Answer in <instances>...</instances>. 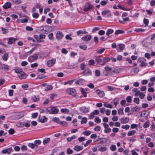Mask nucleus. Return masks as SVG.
<instances>
[{
	"mask_svg": "<svg viewBox=\"0 0 155 155\" xmlns=\"http://www.w3.org/2000/svg\"><path fill=\"white\" fill-rule=\"evenodd\" d=\"M66 92L69 94L74 96L76 94L75 90L73 88L68 89L66 90Z\"/></svg>",
	"mask_w": 155,
	"mask_h": 155,
	"instance_id": "7ed1b4c3",
	"label": "nucleus"
},
{
	"mask_svg": "<svg viewBox=\"0 0 155 155\" xmlns=\"http://www.w3.org/2000/svg\"><path fill=\"white\" fill-rule=\"evenodd\" d=\"M12 2L15 4H19L21 3V0H12Z\"/></svg>",
	"mask_w": 155,
	"mask_h": 155,
	"instance_id": "5fc2aeb1",
	"label": "nucleus"
},
{
	"mask_svg": "<svg viewBox=\"0 0 155 155\" xmlns=\"http://www.w3.org/2000/svg\"><path fill=\"white\" fill-rule=\"evenodd\" d=\"M124 32V31L123 30H116L115 31V34L116 35H117L119 34H122Z\"/></svg>",
	"mask_w": 155,
	"mask_h": 155,
	"instance_id": "c03bdc74",
	"label": "nucleus"
},
{
	"mask_svg": "<svg viewBox=\"0 0 155 155\" xmlns=\"http://www.w3.org/2000/svg\"><path fill=\"white\" fill-rule=\"evenodd\" d=\"M18 76L19 78L21 79H24L27 77V75L24 72L22 71L20 73L18 74Z\"/></svg>",
	"mask_w": 155,
	"mask_h": 155,
	"instance_id": "9b49d317",
	"label": "nucleus"
},
{
	"mask_svg": "<svg viewBox=\"0 0 155 155\" xmlns=\"http://www.w3.org/2000/svg\"><path fill=\"white\" fill-rule=\"evenodd\" d=\"M83 74L84 75L88 76L91 75L92 72L90 69H87L84 71Z\"/></svg>",
	"mask_w": 155,
	"mask_h": 155,
	"instance_id": "2eb2a0df",
	"label": "nucleus"
},
{
	"mask_svg": "<svg viewBox=\"0 0 155 155\" xmlns=\"http://www.w3.org/2000/svg\"><path fill=\"white\" fill-rule=\"evenodd\" d=\"M76 138V136L75 135H73L71 137H68L67 138V140L68 142H71L74 139Z\"/></svg>",
	"mask_w": 155,
	"mask_h": 155,
	"instance_id": "473e14b6",
	"label": "nucleus"
},
{
	"mask_svg": "<svg viewBox=\"0 0 155 155\" xmlns=\"http://www.w3.org/2000/svg\"><path fill=\"white\" fill-rule=\"evenodd\" d=\"M41 143V141L39 140H35L34 142V144L35 147H38V146Z\"/></svg>",
	"mask_w": 155,
	"mask_h": 155,
	"instance_id": "cd10ccee",
	"label": "nucleus"
},
{
	"mask_svg": "<svg viewBox=\"0 0 155 155\" xmlns=\"http://www.w3.org/2000/svg\"><path fill=\"white\" fill-rule=\"evenodd\" d=\"M121 123L122 124H125L128 123L129 119V118L127 117H123L120 119Z\"/></svg>",
	"mask_w": 155,
	"mask_h": 155,
	"instance_id": "6ab92c4d",
	"label": "nucleus"
},
{
	"mask_svg": "<svg viewBox=\"0 0 155 155\" xmlns=\"http://www.w3.org/2000/svg\"><path fill=\"white\" fill-rule=\"evenodd\" d=\"M47 118L45 116H43L41 117V116H39L38 119V122L41 123H44L47 121Z\"/></svg>",
	"mask_w": 155,
	"mask_h": 155,
	"instance_id": "6e6552de",
	"label": "nucleus"
},
{
	"mask_svg": "<svg viewBox=\"0 0 155 155\" xmlns=\"http://www.w3.org/2000/svg\"><path fill=\"white\" fill-rule=\"evenodd\" d=\"M87 122V118L86 117H84L82 118L81 121V124H85Z\"/></svg>",
	"mask_w": 155,
	"mask_h": 155,
	"instance_id": "0e129e2a",
	"label": "nucleus"
},
{
	"mask_svg": "<svg viewBox=\"0 0 155 155\" xmlns=\"http://www.w3.org/2000/svg\"><path fill=\"white\" fill-rule=\"evenodd\" d=\"M88 32L86 31H83L82 30H80L77 32V34L78 35L81 34L84 35L85 34H87Z\"/></svg>",
	"mask_w": 155,
	"mask_h": 155,
	"instance_id": "58836bf2",
	"label": "nucleus"
},
{
	"mask_svg": "<svg viewBox=\"0 0 155 155\" xmlns=\"http://www.w3.org/2000/svg\"><path fill=\"white\" fill-rule=\"evenodd\" d=\"M50 140V138H44L43 141V144L44 145H45L47 143H48Z\"/></svg>",
	"mask_w": 155,
	"mask_h": 155,
	"instance_id": "bb28decb",
	"label": "nucleus"
},
{
	"mask_svg": "<svg viewBox=\"0 0 155 155\" xmlns=\"http://www.w3.org/2000/svg\"><path fill=\"white\" fill-rule=\"evenodd\" d=\"M136 131L135 130H132L129 131L127 133V135L129 136H132L135 134L136 133Z\"/></svg>",
	"mask_w": 155,
	"mask_h": 155,
	"instance_id": "72a5a7b5",
	"label": "nucleus"
},
{
	"mask_svg": "<svg viewBox=\"0 0 155 155\" xmlns=\"http://www.w3.org/2000/svg\"><path fill=\"white\" fill-rule=\"evenodd\" d=\"M126 100L128 103H130L132 101V98L130 96H127L126 98Z\"/></svg>",
	"mask_w": 155,
	"mask_h": 155,
	"instance_id": "774afa93",
	"label": "nucleus"
},
{
	"mask_svg": "<svg viewBox=\"0 0 155 155\" xmlns=\"http://www.w3.org/2000/svg\"><path fill=\"white\" fill-rule=\"evenodd\" d=\"M102 15L104 16L107 15V17H109L111 15V13L110 11L108 10H106L102 12Z\"/></svg>",
	"mask_w": 155,
	"mask_h": 155,
	"instance_id": "a211bd4d",
	"label": "nucleus"
},
{
	"mask_svg": "<svg viewBox=\"0 0 155 155\" xmlns=\"http://www.w3.org/2000/svg\"><path fill=\"white\" fill-rule=\"evenodd\" d=\"M95 61L96 62H97V64L104 65L103 60L101 58L100 56H95Z\"/></svg>",
	"mask_w": 155,
	"mask_h": 155,
	"instance_id": "20e7f679",
	"label": "nucleus"
},
{
	"mask_svg": "<svg viewBox=\"0 0 155 155\" xmlns=\"http://www.w3.org/2000/svg\"><path fill=\"white\" fill-rule=\"evenodd\" d=\"M74 80H72L68 81L65 82H64V85H66L67 84H69V85H71L73 82H74Z\"/></svg>",
	"mask_w": 155,
	"mask_h": 155,
	"instance_id": "49530a36",
	"label": "nucleus"
},
{
	"mask_svg": "<svg viewBox=\"0 0 155 155\" xmlns=\"http://www.w3.org/2000/svg\"><path fill=\"white\" fill-rule=\"evenodd\" d=\"M95 74L96 76H99L100 75V71L98 70H96L95 71Z\"/></svg>",
	"mask_w": 155,
	"mask_h": 155,
	"instance_id": "052dcab7",
	"label": "nucleus"
},
{
	"mask_svg": "<svg viewBox=\"0 0 155 155\" xmlns=\"http://www.w3.org/2000/svg\"><path fill=\"white\" fill-rule=\"evenodd\" d=\"M52 121L53 122H56L59 124L61 121L59 118L56 117H55L53 118L52 119Z\"/></svg>",
	"mask_w": 155,
	"mask_h": 155,
	"instance_id": "e433bc0d",
	"label": "nucleus"
},
{
	"mask_svg": "<svg viewBox=\"0 0 155 155\" xmlns=\"http://www.w3.org/2000/svg\"><path fill=\"white\" fill-rule=\"evenodd\" d=\"M38 54H34L32 56H30L28 58V60L30 62L34 61L38 58Z\"/></svg>",
	"mask_w": 155,
	"mask_h": 155,
	"instance_id": "39448f33",
	"label": "nucleus"
},
{
	"mask_svg": "<svg viewBox=\"0 0 155 155\" xmlns=\"http://www.w3.org/2000/svg\"><path fill=\"white\" fill-rule=\"evenodd\" d=\"M103 62H104V65L107 62H108L110 61V58H103Z\"/></svg>",
	"mask_w": 155,
	"mask_h": 155,
	"instance_id": "79ce46f5",
	"label": "nucleus"
},
{
	"mask_svg": "<svg viewBox=\"0 0 155 155\" xmlns=\"http://www.w3.org/2000/svg\"><path fill=\"white\" fill-rule=\"evenodd\" d=\"M31 98L35 102H36L39 100V97L38 95H33Z\"/></svg>",
	"mask_w": 155,
	"mask_h": 155,
	"instance_id": "c85d7f7f",
	"label": "nucleus"
},
{
	"mask_svg": "<svg viewBox=\"0 0 155 155\" xmlns=\"http://www.w3.org/2000/svg\"><path fill=\"white\" fill-rule=\"evenodd\" d=\"M52 88V87L51 85H48L45 88V91H48L51 90Z\"/></svg>",
	"mask_w": 155,
	"mask_h": 155,
	"instance_id": "603ef678",
	"label": "nucleus"
},
{
	"mask_svg": "<svg viewBox=\"0 0 155 155\" xmlns=\"http://www.w3.org/2000/svg\"><path fill=\"white\" fill-rule=\"evenodd\" d=\"M59 124L65 127H67L68 125V123L64 121H61Z\"/></svg>",
	"mask_w": 155,
	"mask_h": 155,
	"instance_id": "a19ab883",
	"label": "nucleus"
},
{
	"mask_svg": "<svg viewBox=\"0 0 155 155\" xmlns=\"http://www.w3.org/2000/svg\"><path fill=\"white\" fill-rule=\"evenodd\" d=\"M110 149L111 150L114 151L116 150V147L115 145H112L110 146Z\"/></svg>",
	"mask_w": 155,
	"mask_h": 155,
	"instance_id": "13d9d810",
	"label": "nucleus"
},
{
	"mask_svg": "<svg viewBox=\"0 0 155 155\" xmlns=\"http://www.w3.org/2000/svg\"><path fill=\"white\" fill-rule=\"evenodd\" d=\"M24 113L23 112H20L16 114L15 117L18 119H19L24 116Z\"/></svg>",
	"mask_w": 155,
	"mask_h": 155,
	"instance_id": "aec40b11",
	"label": "nucleus"
},
{
	"mask_svg": "<svg viewBox=\"0 0 155 155\" xmlns=\"http://www.w3.org/2000/svg\"><path fill=\"white\" fill-rule=\"evenodd\" d=\"M63 37L62 33L60 31H58L56 35V38L58 40H61Z\"/></svg>",
	"mask_w": 155,
	"mask_h": 155,
	"instance_id": "4468645a",
	"label": "nucleus"
},
{
	"mask_svg": "<svg viewBox=\"0 0 155 155\" xmlns=\"http://www.w3.org/2000/svg\"><path fill=\"white\" fill-rule=\"evenodd\" d=\"M118 113L119 115H123V108H120L118 110Z\"/></svg>",
	"mask_w": 155,
	"mask_h": 155,
	"instance_id": "3c124183",
	"label": "nucleus"
},
{
	"mask_svg": "<svg viewBox=\"0 0 155 155\" xmlns=\"http://www.w3.org/2000/svg\"><path fill=\"white\" fill-rule=\"evenodd\" d=\"M107 148L105 146L100 147L98 149L99 151L100 152H104L107 150Z\"/></svg>",
	"mask_w": 155,
	"mask_h": 155,
	"instance_id": "7c9ffc66",
	"label": "nucleus"
},
{
	"mask_svg": "<svg viewBox=\"0 0 155 155\" xmlns=\"http://www.w3.org/2000/svg\"><path fill=\"white\" fill-rule=\"evenodd\" d=\"M104 106L107 108H112L113 106L110 104H107L106 103H104Z\"/></svg>",
	"mask_w": 155,
	"mask_h": 155,
	"instance_id": "4c0bfd02",
	"label": "nucleus"
},
{
	"mask_svg": "<svg viewBox=\"0 0 155 155\" xmlns=\"http://www.w3.org/2000/svg\"><path fill=\"white\" fill-rule=\"evenodd\" d=\"M96 92L98 96L101 97H103L104 95V92L99 90H97Z\"/></svg>",
	"mask_w": 155,
	"mask_h": 155,
	"instance_id": "5701e85b",
	"label": "nucleus"
},
{
	"mask_svg": "<svg viewBox=\"0 0 155 155\" xmlns=\"http://www.w3.org/2000/svg\"><path fill=\"white\" fill-rule=\"evenodd\" d=\"M112 70L113 68L110 67L108 65H106L104 68V70L103 72V74L105 76L113 75Z\"/></svg>",
	"mask_w": 155,
	"mask_h": 155,
	"instance_id": "f257e3e1",
	"label": "nucleus"
},
{
	"mask_svg": "<svg viewBox=\"0 0 155 155\" xmlns=\"http://www.w3.org/2000/svg\"><path fill=\"white\" fill-rule=\"evenodd\" d=\"M134 102L137 104H139V99L138 98H134Z\"/></svg>",
	"mask_w": 155,
	"mask_h": 155,
	"instance_id": "680f3d73",
	"label": "nucleus"
},
{
	"mask_svg": "<svg viewBox=\"0 0 155 155\" xmlns=\"http://www.w3.org/2000/svg\"><path fill=\"white\" fill-rule=\"evenodd\" d=\"M93 8V6L88 2H87L85 4L83 10L85 12L91 10Z\"/></svg>",
	"mask_w": 155,
	"mask_h": 155,
	"instance_id": "f03ea898",
	"label": "nucleus"
},
{
	"mask_svg": "<svg viewBox=\"0 0 155 155\" xmlns=\"http://www.w3.org/2000/svg\"><path fill=\"white\" fill-rule=\"evenodd\" d=\"M83 134L85 136H88L91 134V132L89 130H86L83 132Z\"/></svg>",
	"mask_w": 155,
	"mask_h": 155,
	"instance_id": "8fccbe9b",
	"label": "nucleus"
},
{
	"mask_svg": "<svg viewBox=\"0 0 155 155\" xmlns=\"http://www.w3.org/2000/svg\"><path fill=\"white\" fill-rule=\"evenodd\" d=\"M119 48L120 50L117 49V51L118 52H120L124 50L125 48V45L124 44H120L119 45Z\"/></svg>",
	"mask_w": 155,
	"mask_h": 155,
	"instance_id": "c756f323",
	"label": "nucleus"
},
{
	"mask_svg": "<svg viewBox=\"0 0 155 155\" xmlns=\"http://www.w3.org/2000/svg\"><path fill=\"white\" fill-rule=\"evenodd\" d=\"M80 111L84 113H86L89 112L88 109L85 107H82L80 108Z\"/></svg>",
	"mask_w": 155,
	"mask_h": 155,
	"instance_id": "f3484780",
	"label": "nucleus"
},
{
	"mask_svg": "<svg viewBox=\"0 0 155 155\" xmlns=\"http://www.w3.org/2000/svg\"><path fill=\"white\" fill-rule=\"evenodd\" d=\"M114 32L113 29H108L107 32L106 33V35L108 36V37H110V35L112 33Z\"/></svg>",
	"mask_w": 155,
	"mask_h": 155,
	"instance_id": "2f4dec72",
	"label": "nucleus"
},
{
	"mask_svg": "<svg viewBox=\"0 0 155 155\" xmlns=\"http://www.w3.org/2000/svg\"><path fill=\"white\" fill-rule=\"evenodd\" d=\"M111 131V129L110 128H108L106 129H105L104 130V132L105 133H110Z\"/></svg>",
	"mask_w": 155,
	"mask_h": 155,
	"instance_id": "69168bd1",
	"label": "nucleus"
},
{
	"mask_svg": "<svg viewBox=\"0 0 155 155\" xmlns=\"http://www.w3.org/2000/svg\"><path fill=\"white\" fill-rule=\"evenodd\" d=\"M150 125V123L149 121L146 122L143 125L144 128H147L149 127Z\"/></svg>",
	"mask_w": 155,
	"mask_h": 155,
	"instance_id": "de8ad7c7",
	"label": "nucleus"
},
{
	"mask_svg": "<svg viewBox=\"0 0 155 155\" xmlns=\"http://www.w3.org/2000/svg\"><path fill=\"white\" fill-rule=\"evenodd\" d=\"M105 50V48H102V49H100L98 50L97 51V53L98 54H101L103 53L104 50Z\"/></svg>",
	"mask_w": 155,
	"mask_h": 155,
	"instance_id": "864d4df0",
	"label": "nucleus"
},
{
	"mask_svg": "<svg viewBox=\"0 0 155 155\" xmlns=\"http://www.w3.org/2000/svg\"><path fill=\"white\" fill-rule=\"evenodd\" d=\"M95 122L97 123H99L101 122V120L98 117H96L94 119Z\"/></svg>",
	"mask_w": 155,
	"mask_h": 155,
	"instance_id": "09e8293b",
	"label": "nucleus"
},
{
	"mask_svg": "<svg viewBox=\"0 0 155 155\" xmlns=\"http://www.w3.org/2000/svg\"><path fill=\"white\" fill-rule=\"evenodd\" d=\"M130 127V125L128 124H126L125 125H122L121 126V128L126 130H128Z\"/></svg>",
	"mask_w": 155,
	"mask_h": 155,
	"instance_id": "4d7b16f0",
	"label": "nucleus"
},
{
	"mask_svg": "<svg viewBox=\"0 0 155 155\" xmlns=\"http://www.w3.org/2000/svg\"><path fill=\"white\" fill-rule=\"evenodd\" d=\"M73 152V150L70 148H68L67 150V153L68 154H70Z\"/></svg>",
	"mask_w": 155,
	"mask_h": 155,
	"instance_id": "e2e57ef3",
	"label": "nucleus"
},
{
	"mask_svg": "<svg viewBox=\"0 0 155 155\" xmlns=\"http://www.w3.org/2000/svg\"><path fill=\"white\" fill-rule=\"evenodd\" d=\"M32 15L33 17L35 18H38V14L37 13H33Z\"/></svg>",
	"mask_w": 155,
	"mask_h": 155,
	"instance_id": "338daca9",
	"label": "nucleus"
},
{
	"mask_svg": "<svg viewBox=\"0 0 155 155\" xmlns=\"http://www.w3.org/2000/svg\"><path fill=\"white\" fill-rule=\"evenodd\" d=\"M83 147L82 146L76 145L74 148V149L77 151H78L82 150Z\"/></svg>",
	"mask_w": 155,
	"mask_h": 155,
	"instance_id": "4be33fe9",
	"label": "nucleus"
},
{
	"mask_svg": "<svg viewBox=\"0 0 155 155\" xmlns=\"http://www.w3.org/2000/svg\"><path fill=\"white\" fill-rule=\"evenodd\" d=\"M56 60L55 59L52 58L51 60H48L47 62V64L48 67H52L55 63Z\"/></svg>",
	"mask_w": 155,
	"mask_h": 155,
	"instance_id": "423d86ee",
	"label": "nucleus"
},
{
	"mask_svg": "<svg viewBox=\"0 0 155 155\" xmlns=\"http://www.w3.org/2000/svg\"><path fill=\"white\" fill-rule=\"evenodd\" d=\"M12 151V147H9L5 149L2 150V152L3 154H10Z\"/></svg>",
	"mask_w": 155,
	"mask_h": 155,
	"instance_id": "1a4fd4ad",
	"label": "nucleus"
},
{
	"mask_svg": "<svg viewBox=\"0 0 155 155\" xmlns=\"http://www.w3.org/2000/svg\"><path fill=\"white\" fill-rule=\"evenodd\" d=\"M140 109V108L138 106H136L133 107L131 109V110L133 112H137Z\"/></svg>",
	"mask_w": 155,
	"mask_h": 155,
	"instance_id": "a878e982",
	"label": "nucleus"
},
{
	"mask_svg": "<svg viewBox=\"0 0 155 155\" xmlns=\"http://www.w3.org/2000/svg\"><path fill=\"white\" fill-rule=\"evenodd\" d=\"M17 39L13 38H10L8 40L7 43L8 45H12L14 43Z\"/></svg>",
	"mask_w": 155,
	"mask_h": 155,
	"instance_id": "dca6fc26",
	"label": "nucleus"
},
{
	"mask_svg": "<svg viewBox=\"0 0 155 155\" xmlns=\"http://www.w3.org/2000/svg\"><path fill=\"white\" fill-rule=\"evenodd\" d=\"M0 68L4 69L5 70L8 71L9 69V66L4 64H1L0 66Z\"/></svg>",
	"mask_w": 155,
	"mask_h": 155,
	"instance_id": "b1692460",
	"label": "nucleus"
},
{
	"mask_svg": "<svg viewBox=\"0 0 155 155\" xmlns=\"http://www.w3.org/2000/svg\"><path fill=\"white\" fill-rule=\"evenodd\" d=\"M145 30L144 29H142V28H139V29H136L134 31L136 32H143L145 31Z\"/></svg>",
	"mask_w": 155,
	"mask_h": 155,
	"instance_id": "bf43d9fd",
	"label": "nucleus"
},
{
	"mask_svg": "<svg viewBox=\"0 0 155 155\" xmlns=\"http://www.w3.org/2000/svg\"><path fill=\"white\" fill-rule=\"evenodd\" d=\"M87 90L84 88H82L81 90V92L83 96L85 97L87 96V93L86 91Z\"/></svg>",
	"mask_w": 155,
	"mask_h": 155,
	"instance_id": "c9c22d12",
	"label": "nucleus"
},
{
	"mask_svg": "<svg viewBox=\"0 0 155 155\" xmlns=\"http://www.w3.org/2000/svg\"><path fill=\"white\" fill-rule=\"evenodd\" d=\"M91 35H87L84 36L83 37L81 38L82 40L85 41H88L91 39Z\"/></svg>",
	"mask_w": 155,
	"mask_h": 155,
	"instance_id": "f8f14e48",
	"label": "nucleus"
},
{
	"mask_svg": "<svg viewBox=\"0 0 155 155\" xmlns=\"http://www.w3.org/2000/svg\"><path fill=\"white\" fill-rule=\"evenodd\" d=\"M84 83V80L82 79H80L75 81L76 84L81 85L83 84Z\"/></svg>",
	"mask_w": 155,
	"mask_h": 155,
	"instance_id": "393cba45",
	"label": "nucleus"
},
{
	"mask_svg": "<svg viewBox=\"0 0 155 155\" xmlns=\"http://www.w3.org/2000/svg\"><path fill=\"white\" fill-rule=\"evenodd\" d=\"M121 71V69L120 68L118 67H116L114 68L113 67L112 71L113 75L119 73Z\"/></svg>",
	"mask_w": 155,
	"mask_h": 155,
	"instance_id": "9d476101",
	"label": "nucleus"
},
{
	"mask_svg": "<svg viewBox=\"0 0 155 155\" xmlns=\"http://www.w3.org/2000/svg\"><path fill=\"white\" fill-rule=\"evenodd\" d=\"M134 95L135 96H139V97L141 99H143L145 96L144 94L142 92H140V91H138L137 92H136Z\"/></svg>",
	"mask_w": 155,
	"mask_h": 155,
	"instance_id": "0eeeda50",
	"label": "nucleus"
},
{
	"mask_svg": "<svg viewBox=\"0 0 155 155\" xmlns=\"http://www.w3.org/2000/svg\"><path fill=\"white\" fill-rule=\"evenodd\" d=\"M58 112L59 109L55 107H52L51 109V114H56L58 113Z\"/></svg>",
	"mask_w": 155,
	"mask_h": 155,
	"instance_id": "ddd939ff",
	"label": "nucleus"
},
{
	"mask_svg": "<svg viewBox=\"0 0 155 155\" xmlns=\"http://www.w3.org/2000/svg\"><path fill=\"white\" fill-rule=\"evenodd\" d=\"M11 7V4L9 2H7L5 3V5L3 6V7L5 9L10 8Z\"/></svg>",
	"mask_w": 155,
	"mask_h": 155,
	"instance_id": "412c9836",
	"label": "nucleus"
},
{
	"mask_svg": "<svg viewBox=\"0 0 155 155\" xmlns=\"http://www.w3.org/2000/svg\"><path fill=\"white\" fill-rule=\"evenodd\" d=\"M143 23L145 24V26L146 27L148 26L149 23V21L147 19L144 18L143 20Z\"/></svg>",
	"mask_w": 155,
	"mask_h": 155,
	"instance_id": "37998d69",
	"label": "nucleus"
},
{
	"mask_svg": "<svg viewBox=\"0 0 155 155\" xmlns=\"http://www.w3.org/2000/svg\"><path fill=\"white\" fill-rule=\"evenodd\" d=\"M8 53H4V54L2 56V58L4 61H6L8 59Z\"/></svg>",
	"mask_w": 155,
	"mask_h": 155,
	"instance_id": "f704fd0d",
	"label": "nucleus"
},
{
	"mask_svg": "<svg viewBox=\"0 0 155 155\" xmlns=\"http://www.w3.org/2000/svg\"><path fill=\"white\" fill-rule=\"evenodd\" d=\"M28 146L32 149H34L35 148V146L34 143H29L28 144Z\"/></svg>",
	"mask_w": 155,
	"mask_h": 155,
	"instance_id": "6e6d98bb",
	"label": "nucleus"
},
{
	"mask_svg": "<svg viewBox=\"0 0 155 155\" xmlns=\"http://www.w3.org/2000/svg\"><path fill=\"white\" fill-rule=\"evenodd\" d=\"M22 71V70L20 68H18L15 69V72L18 74L20 73Z\"/></svg>",
	"mask_w": 155,
	"mask_h": 155,
	"instance_id": "a18cd8bd",
	"label": "nucleus"
},
{
	"mask_svg": "<svg viewBox=\"0 0 155 155\" xmlns=\"http://www.w3.org/2000/svg\"><path fill=\"white\" fill-rule=\"evenodd\" d=\"M61 112L63 113L67 114L69 112V110L67 108H62L61 109Z\"/></svg>",
	"mask_w": 155,
	"mask_h": 155,
	"instance_id": "ea45409f",
	"label": "nucleus"
}]
</instances>
